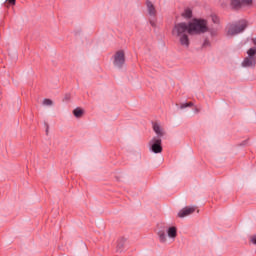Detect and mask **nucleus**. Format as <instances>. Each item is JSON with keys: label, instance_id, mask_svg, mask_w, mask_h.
Listing matches in <instances>:
<instances>
[{"label": "nucleus", "instance_id": "nucleus-16", "mask_svg": "<svg viewBox=\"0 0 256 256\" xmlns=\"http://www.w3.org/2000/svg\"><path fill=\"white\" fill-rule=\"evenodd\" d=\"M193 102L183 103L180 105V109H187V107H193Z\"/></svg>", "mask_w": 256, "mask_h": 256}, {"label": "nucleus", "instance_id": "nucleus-23", "mask_svg": "<svg viewBox=\"0 0 256 256\" xmlns=\"http://www.w3.org/2000/svg\"><path fill=\"white\" fill-rule=\"evenodd\" d=\"M209 43V40H205L203 46L207 45Z\"/></svg>", "mask_w": 256, "mask_h": 256}, {"label": "nucleus", "instance_id": "nucleus-15", "mask_svg": "<svg viewBox=\"0 0 256 256\" xmlns=\"http://www.w3.org/2000/svg\"><path fill=\"white\" fill-rule=\"evenodd\" d=\"M183 17L191 19V17H193V11H191V9H186L183 13Z\"/></svg>", "mask_w": 256, "mask_h": 256}, {"label": "nucleus", "instance_id": "nucleus-19", "mask_svg": "<svg viewBox=\"0 0 256 256\" xmlns=\"http://www.w3.org/2000/svg\"><path fill=\"white\" fill-rule=\"evenodd\" d=\"M212 21L213 23H219V17H217V15H212Z\"/></svg>", "mask_w": 256, "mask_h": 256}, {"label": "nucleus", "instance_id": "nucleus-2", "mask_svg": "<svg viewBox=\"0 0 256 256\" xmlns=\"http://www.w3.org/2000/svg\"><path fill=\"white\" fill-rule=\"evenodd\" d=\"M207 21L205 20H194L189 23V35H199L201 33H207Z\"/></svg>", "mask_w": 256, "mask_h": 256}, {"label": "nucleus", "instance_id": "nucleus-5", "mask_svg": "<svg viewBox=\"0 0 256 256\" xmlns=\"http://www.w3.org/2000/svg\"><path fill=\"white\" fill-rule=\"evenodd\" d=\"M114 65L121 69L125 65V51L119 50L114 55Z\"/></svg>", "mask_w": 256, "mask_h": 256}, {"label": "nucleus", "instance_id": "nucleus-22", "mask_svg": "<svg viewBox=\"0 0 256 256\" xmlns=\"http://www.w3.org/2000/svg\"><path fill=\"white\" fill-rule=\"evenodd\" d=\"M150 25H151L152 27H156L155 21L150 20Z\"/></svg>", "mask_w": 256, "mask_h": 256}, {"label": "nucleus", "instance_id": "nucleus-4", "mask_svg": "<svg viewBox=\"0 0 256 256\" xmlns=\"http://www.w3.org/2000/svg\"><path fill=\"white\" fill-rule=\"evenodd\" d=\"M149 147H150V151H152V153H163V146H162V140L159 137H153L150 141H149Z\"/></svg>", "mask_w": 256, "mask_h": 256}, {"label": "nucleus", "instance_id": "nucleus-17", "mask_svg": "<svg viewBox=\"0 0 256 256\" xmlns=\"http://www.w3.org/2000/svg\"><path fill=\"white\" fill-rule=\"evenodd\" d=\"M248 57H253L254 55H256V49L255 48H250L247 51Z\"/></svg>", "mask_w": 256, "mask_h": 256}, {"label": "nucleus", "instance_id": "nucleus-7", "mask_svg": "<svg viewBox=\"0 0 256 256\" xmlns=\"http://www.w3.org/2000/svg\"><path fill=\"white\" fill-rule=\"evenodd\" d=\"M146 7H147L148 15H150V17H157V9H155V5L153 4V2H151L150 0H147Z\"/></svg>", "mask_w": 256, "mask_h": 256}, {"label": "nucleus", "instance_id": "nucleus-14", "mask_svg": "<svg viewBox=\"0 0 256 256\" xmlns=\"http://www.w3.org/2000/svg\"><path fill=\"white\" fill-rule=\"evenodd\" d=\"M158 237H159L161 243H165V241H167V236L165 235V231H163V230H160L158 232Z\"/></svg>", "mask_w": 256, "mask_h": 256}, {"label": "nucleus", "instance_id": "nucleus-3", "mask_svg": "<svg viewBox=\"0 0 256 256\" xmlns=\"http://www.w3.org/2000/svg\"><path fill=\"white\" fill-rule=\"evenodd\" d=\"M247 21L240 20L236 24H231L228 28L227 35L233 37V35H239V33H243L244 29H247Z\"/></svg>", "mask_w": 256, "mask_h": 256}, {"label": "nucleus", "instance_id": "nucleus-21", "mask_svg": "<svg viewBox=\"0 0 256 256\" xmlns=\"http://www.w3.org/2000/svg\"><path fill=\"white\" fill-rule=\"evenodd\" d=\"M251 243H253V245H256V236H253L251 238Z\"/></svg>", "mask_w": 256, "mask_h": 256}, {"label": "nucleus", "instance_id": "nucleus-11", "mask_svg": "<svg viewBox=\"0 0 256 256\" xmlns=\"http://www.w3.org/2000/svg\"><path fill=\"white\" fill-rule=\"evenodd\" d=\"M85 113V110H83L80 107H77L76 109L73 110V115L76 117V119H81Z\"/></svg>", "mask_w": 256, "mask_h": 256}, {"label": "nucleus", "instance_id": "nucleus-8", "mask_svg": "<svg viewBox=\"0 0 256 256\" xmlns=\"http://www.w3.org/2000/svg\"><path fill=\"white\" fill-rule=\"evenodd\" d=\"M241 3H244V5H251L253 0H231V5L234 7V9L241 7Z\"/></svg>", "mask_w": 256, "mask_h": 256}, {"label": "nucleus", "instance_id": "nucleus-9", "mask_svg": "<svg viewBox=\"0 0 256 256\" xmlns=\"http://www.w3.org/2000/svg\"><path fill=\"white\" fill-rule=\"evenodd\" d=\"M255 57H246L242 62V67H255Z\"/></svg>", "mask_w": 256, "mask_h": 256}, {"label": "nucleus", "instance_id": "nucleus-6", "mask_svg": "<svg viewBox=\"0 0 256 256\" xmlns=\"http://www.w3.org/2000/svg\"><path fill=\"white\" fill-rule=\"evenodd\" d=\"M195 209V206L185 207L179 211L178 217H180V219H183V217H188V215H192V213H195Z\"/></svg>", "mask_w": 256, "mask_h": 256}, {"label": "nucleus", "instance_id": "nucleus-25", "mask_svg": "<svg viewBox=\"0 0 256 256\" xmlns=\"http://www.w3.org/2000/svg\"><path fill=\"white\" fill-rule=\"evenodd\" d=\"M253 43H254V45H256V38H255V39H253Z\"/></svg>", "mask_w": 256, "mask_h": 256}, {"label": "nucleus", "instance_id": "nucleus-13", "mask_svg": "<svg viewBox=\"0 0 256 256\" xmlns=\"http://www.w3.org/2000/svg\"><path fill=\"white\" fill-rule=\"evenodd\" d=\"M153 129L159 138L163 137V130H161V126H159V124H154Z\"/></svg>", "mask_w": 256, "mask_h": 256}, {"label": "nucleus", "instance_id": "nucleus-10", "mask_svg": "<svg viewBox=\"0 0 256 256\" xmlns=\"http://www.w3.org/2000/svg\"><path fill=\"white\" fill-rule=\"evenodd\" d=\"M125 243H127V239H125L124 237H121L118 239L117 246H116V251L118 253L123 252V249H125Z\"/></svg>", "mask_w": 256, "mask_h": 256}, {"label": "nucleus", "instance_id": "nucleus-12", "mask_svg": "<svg viewBox=\"0 0 256 256\" xmlns=\"http://www.w3.org/2000/svg\"><path fill=\"white\" fill-rule=\"evenodd\" d=\"M168 237H170L171 239H175V237H177V228L172 226L170 228H168Z\"/></svg>", "mask_w": 256, "mask_h": 256}, {"label": "nucleus", "instance_id": "nucleus-18", "mask_svg": "<svg viewBox=\"0 0 256 256\" xmlns=\"http://www.w3.org/2000/svg\"><path fill=\"white\" fill-rule=\"evenodd\" d=\"M43 105H47V106L53 105V100L45 98L43 100Z\"/></svg>", "mask_w": 256, "mask_h": 256}, {"label": "nucleus", "instance_id": "nucleus-1", "mask_svg": "<svg viewBox=\"0 0 256 256\" xmlns=\"http://www.w3.org/2000/svg\"><path fill=\"white\" fill-rule=\"evenodd\" d=\"M189 24L185 22H180L174 25L172 29L173 37H177L179 39L180 45L182 47H189Z\"/></svg>", "mask_w": 256, "mask_h": 256}, {"label": "nucleus", "instance_id": "nucleus-24", "mask_svg": "<svg viewBox=\"0 0 256 256\" xmlns=\"http://www.w3.org/2000/svg\"><path fill=\"white\" fill-rule=\"evenodd\" d=\"M46 133H49V126H47L46 128Z\"/></svg>", "mask_w": 256, "mask_h": 256}, {"label": "nucleus", "instance_id": "nucleus-20", "mask_svg": "<svg viewBox=\"0 0 256 256\" xmlns=\"http://www.w3.org/2000/svg\"><path fill=\"white\" fill-rule=\"evenodd\" d=\"M9 5H15L17 0H7Z\"/></svg>", "mask_w": 256, "mask_h": 256}]
</instances>
